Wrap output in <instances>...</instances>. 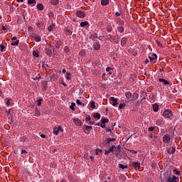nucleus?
<instances>
[{
  "mask_svg": "<svg viewBox=\"0 0 182 182\" xmlns=\"http://www.w3.org/2000/svg\"><path fill=\"white\" fill-rule=\"evenodd\" d=\"M106 132H112V129H110L109 128H106Z\"/></svg>",
  "mask_w": 182,
  "mask_h": 182,
  "instance_id": "64",
  "label": "nucleus"
},
{
  "mask_svg": "<svg viewBox=\"0 0 182 182\" xmlns=\"http://www.w3.org/2000/svg\"><path fill=\"white\" fill-rule=\"evenodd\" d=\"M43 101V99H40L37 101V106H41L42 105V102Z\"/></svg>",
  "mask_w": 182,
  "mask_h": 182,
  "instance_id": "41",
  "label": "nucleus"
},
{
  "mask_svg": "<svg viewBox=\"0 0 182 182\" xmlns=\"http://www.w3.org/2000/svg\"><path fill=\"white\" fill-rule=\"evenodd\" d=\"M35 115H36V116H41V112H39V110L38 109V108H36Z\"/></svg>",
  "mask_w": 182,
  "mask_h": 182,
  "instance_id": "33",
  "label": "nucleus"
},
{
  "mask_svg": "<svg viewBox=\"0 0 182 182\" xmlns=\"http://www.w3.org/2000/svg\"><path fill=\"white\" fill-rule=\"evenodd\" d=\"M101 5H102V6H106V5H109V0H101Z\"/></svg>",
  "mask_w": 182,
  "mask_h": 182,
  "instance_id": "16",
  "label": "nucleus"
},
{
  "mask_svg": "<svg viewBox=\"0 0 182 182\" xmlns=\"http://www.w3.org/2000/svg\"><path fill=\"white\" fill-rule=\"evenodd\" d=\"M110 100L113 102L112 105L114 106L117 105V100L116 98H114V97H111Z\"/></svg>",
  "mask_w": 182,
  "mask_h": 182,
  "instance_id": "14",
  "label": "nucleus"
},
{
  "mask_svg": "<svg viewBox=\"0 0 182 182\" xmlns=\"http://www.w3.org/2000/svg\"><path fill=\"white\" fill-rule=\"evenodd\" d=\"M73 122L75 123V124H76V126H82L83 125V122H82V121L80 119H79L78 118L73 119Z\"/></svg>",
  "mask_w": 182,
  "mask_h": 182,
  "instance_id": "2",
  "label": "nucleus"
},
{
  "mask_svg": "<svg viewBox=\"0 0 182 182\" xmlns=\"http://www.w3.org/2000/svg\"><path fill=\"white\" fill-rule=\"evenodd\" d=\"M93 48L95 50H99V49H100V44H99L97 42H95L94 43Z\"/></svg>",
  "mask_w": 182,
  "mask_h": 182,
  "instance_id": "11",
  "label": "nucleus"
},
{
  "mask_svg": "<svg viewBox=\"0 0 182 182\" xmlns=\"http://www.w3.org/2000/svg\"><path fill=\"white\" fill-rule=\"evenodd\" d=\"M90 120H92V118L90 117V115L87 116V117L85 118V121L89 122Z\"/></svg>",
  "mask_w": 182,
  "mask_h": 182,
  "instance_id": "46",
  "label": "nucleus"
},
{
  "mask_svg": "<svg viewBox=\"0 0 182 182\" xmlns=\"http://www.w3.org/2000/svg\"><path fill=\"white\" fill-rule=\"evenodd\" d=\"M107 40H108V41H110V39L112 38V35L109 34V35L107 36Z\"/></svg>",
  "mask_w": 182,
  "mask_h": 182,
  "instance_id": "55",
  "label": "nucleus"
},
{
  "mask_svg": "<svg viewBox=\"0 0 182 182\" xmlns=\"http://www.w3.org/2000/svg\"><path fill=\"white\" fill-rule=\"evenodd\" d=\"M6 105H7V106H9V105H11V100H7Z\"/></svg>",
  "mask_w": 182,
  "mask_h": 182,
  "instance_id": "56",
  "label": "nucleus"
},
{
  "mask_svg": "<svg viewBox=\"0 0 182 182\" xmlns=\"http://www.w3.org/2000/svg\"><path fill=\"white\" fill-rule=\"evenodd\" d=\"M17 45H19V40H16L15 42L11 43L12 46H17Z\"/></svg>",
  "mask_w": 182,
  "mask_h": 182,
  "instance_id": "27",
  "label": "nucleus"
},
{
  "mask_svg": "<svg viewBox=\"0 0 182 182\" xmlns=\"http://www.w3.org/2000/svg\"><path fill=\"white\" fill-rule=\"evenodd\" d=\"M95 123H96L95 121H92V120H91V121L90 122V124H95Z\"/></svg>",
  "mask_w": 182,
  "mask_h": 182,
  "instance_id": "60",
  "label": "nucleus"
},
{
  "mask_svg": "<svg viewBox=\"0 0 182 182\" xmlns=\"http://www.w3.org/2000/svg\"><path fill=\"white\" fill-rule=\"evenodd\" d=\"M90 38V39H97V35L92 34Z\"/></svg>",
  "mask_w": 182,
  "mask_h": 182,
  "instance_id": "38",
  "label": "nucleus"
},
{
  "mask_svg": "<svg viewBox=\"0 0 182 182\" xmlns=\"http://www.w3.org/2000/svg\"><path fill=\"white\" fill-rule=\"evenodd\" d=\"M124 107H126V104L125 103L119 104V109H124Z\"/></svg>",
  "mask_w": 182,
  "mask_h": 182,
  "instance_id": "39",
  "label": "nucleus"
},
{
  "mask_svg": "<svg viewBox=\"0 0 182 182\" xmlns=\"http://www.w3.org/2000/svg\"><path fill=\"white\" fill-rule=\"evenodd\" d=\"M76 103H77V105H78L80 106H82H82H85V104H82V101H80V100H77Z\"/></svg>",
  "mask_w": 182,
  "mask_h": 182,
  "instance_id": "37",
  "label": "nucleus"
},
{
  "mask_svg": "<svg viewBox=\"0 0 182 182\" xmlns=\"http://www.w3.org/2000/svg\"><path fill=\"white\" fill-rule=\"evenodd\" d=\"M55 28V26L53 24L50 25V26H48V31L49 32H52V31H53V28Z\"/></svg>",
  "mask_w": 182,
  "mask_h": 182,
  "instance_id": "24",
  "label": "nucleus"
},
{
  "mask_svg": "<svg viewBox=\"0 0 182 182\" xmlns=\"http://www.w3.org/2000/svg\"><path fill=\"white\" fill-rule=\"evenodd\" d=\"M89 25V23L87 21H83L80 23V26L82 28H85V26Z\"/></svg>",
  "mask_w": 182,
  "mask_h": 182,
  "instance_id": "22",
  "label": "nucleus"
},
{
  "mask_svg": "<svg viewBox=\"0 0 182 182\" xmlns=\"http://www.w3.org/2000/svg\"><path fill=\"white\" fill-rule=\"evenodd\" d=\"M173 173H174L175 174H176L177 176H178V174H180V171H178L177 169H174V170H173Z\"/></svg>",
  "mask_w": 182,
  "mask_h": 182,
  "instance_id": "47",
  "label": "nucleus"
},
{
  "mask_svg": "<svg viewBox=\"0 0 182 182\" xmlns=\"http://www.w3.org/2000/svg\"><path fill=\"white\" fill-rule=\"evenodd\" d=\"M177 178L176 176H173L172 178L170 177L168 178V182H177Z\"/></svg>",
  "mask_w": 182,
  "mask_h": 182,
  "instance_id": "12",
  "label": "nucleus"
},
{
  "mask_svg": "<svg viewBox=\"0 0 182 182\" xmlns=\"http://www.w3.org/2000/svg\"><path fill=\"white\" fill-rule=\"evenodd\" d=\"M119 24H121V25H124V21H119Z\"/></svg>",
  "mask_w": 182,
  "mask_h": 182,
  "instance_id": "62",
  "label": "nucleus"
},
{
  "mask_svg": "<svg viewBox=\"0 0 182 182\" xmlns=\"http://www.w3.org/2000/svg\"><path fill=\"white\" fill-rule=\"evenodd\" d=\"M25 153H28L26 150H21V154H25Z\"/></svg>",
  "mask_w": 182,
  "mask_h": 182,
  "instance_id": "57",
  "label": "nucleus"
},
{
  "mask_svg": "<svg viewBox=\"0 0 182 182\" xmlns=\"http://www.w3.org/2000/svg\"><path fill=\"white\" fill-rule=\"evenodd\" d=\"M50 4L51 5H58V4H59V0H51Z\"/></svg>",
  "mask_w": 182,
  "mask_h": 182,
  "instance_id": "23",
  "label": "nucleus"
},
{
  "mask_svg": "<svg viewBox=\"0 0 182 182\" xmlns=\"http://www.w3.org/2000/svg\"><path fill=\"white\" fill-rule=\"evenodd\" d=\"M62 130V127L58 126V127H55L53 129V133L54 134H55V136H58V134H59V132H60Z\"/></svg>",
  "mask_w": 182,
  "mask_h": 182,
  "instance_id": "5",
  "label": "nucleus"
},
{
  "mask_svg": "<svg viewBox=\"0 0 182 182\" xmlns=\"http://www.w3.org/2000/svg\"><path fill=\"white\" fill-rule=\"evenodd\" d=\"M170 140H171L170 134H166L163 137L164 143H170Z\"/></svg>",
  "mask_w": 182,
  "mask_h": 182,
  "instance_id": "4",
  "label": "nucleus"
},
{
  "mask_svg": "<svg viewBox=\"0 0 182 182\" xmlns=\"http://www.w3.org/2000/svg\"><path fill=\"white\" fill-rule=\"evenodd\" d=\"M0 48H1V52H4V50L5 49V46L1 45V46H0Z\"/></svg>",
  "mask_w": 182,
  "mask_h": 182,
  "instance_id": "51",
  "label": "nucleus"
},
{
  "mask_svg": "<svg viewBox=\"0 0 182 182\" xmlns=\"http://www.w3.org/2000/svg\"><path fill=\"white\" fill-rule=\"evenodd\" d=\"M92 130H93V127L92 126H86L84 132L86 133V134H89Z\"/></svg>",
  "mask_w": 182,
  "mask_h": 182,
  "instance_id": "7",
  "label": "nucleus"
},
{
  "mask_svg": "<svg viewBox=\"0 0 182 182\" xmlns=\"http://www.w3.org/2000/svg\"><path fill=\"white\" fill-rule=\"evenodd\" d=\"M76 16H77V18H85V16H86V14L82 11H77L76 12Z\"/></svg>",
  "mask_w": 182,
  "mask_h": 182,
  "instance_id": "3",
  "label": "nucleus"
},
{
  "mask_svg": "<svg viewBox=\"0 0 182 182\" xmlns=\"http://www.w3.org/2000/svg\"><path fill=\"white\" fill-rule=\"evenodd\" d=\"M163 116L164 117H165V119H170L171 120L174 119V115H173V112H171V110L170 109L164 110L163 113Z\"/></svg>",
  "mask_w": 182,
  "mask_h": 182,
  "instance_id": "1",
  "label": "nucleus"
},
{
  "mask_svg": "<svg viewBox=\"0 0 182 182\" xmlns=\"http://www.w3.org/2000/svg\"><path fill=\"white\" fill-rule=\"evenodd\" d=\"M66 79H68V80H70V73H67Z\"/></svg>",
  "mask_w": 182,
  "mask_h": 182,
  "instance_id": "45",
  "label": "nucleus"
},
{
  "mask_svg": "<svg viewBox=\"0 0 182 182\" xmlns=\"http://www.w3.org/2000/svg\"><path fill=\"white\" fill-rule=\"evenodd\" d=\"M125 95L127 96V97L128 99H130V97H132V93L130 92H127L125 93Z\"/></svg>",
  "mask_w": 182,
  "mask_h": 182,
  "instance_id": "40",
  "label": "nucleus"
},
{
  "mask_svg": "<svg viewBox=\"0 0 182 182\" xmlns=\"http://www.w3.org/2000/svg\"><path fill=\"white\" fill-rule=\"evenodd\" d=\"M65 34L68 35L69 36H70V35H72V31L69 29H66L65 30Z\"/></svg>",
  "mask_w": 182,
  "mask_h": 182,
  "instance_id": "32",
  "label": "nucleus"
},
{
  "mask_svg": "<svg viewBox=\"0 0 182 182\" xmlns=\"http://www.w3.org/2000/svg\"><path fill=\"white\" fill-rule=\"evenodd\" d=\"M154 130V127H151L148 128V132H153Z\"/></svg>",
  "mask_w": 182,
  "mask_h": 182,
  "instance_id": "50",
  "label": "nucleus"
},
{
  "mask_svg": "<svg viewBox=\"0 0 182 182\" xmlns=\"http://www.w3.org/2000/svg\"><path fill=\"white\" fill-rule=\"evenodd\" d=\"M119 168H122V170H124V168H127V165H123V164H119Z\"/></svg>",
  "mask_w": 182,
  "mask_h": 182,
  "instance_id": "26",
  "label": "nucleus"
},
{
  "mask_svg": "<svg viewBox=\"0 0 182 182\" xmlns=\"http://www.w3.org/2000/svg\"><path fill=\"white\" fill-rule=\"evenodd\" d=\"M79 55H80V56H85V55H86V51L82 50L80 51Z\"/></svg>",
  "mask_w": 182,
  "mask_h": 182,
  "instance_id": "36",
  "label": "nucleus"
},
{
  "mask_svg": "<svg viewBox=\"0 0 182 182\" xmlns=\"http://www.w3.org/2000/svg\"><path fill=\"white\" fill-rule=\"evenodd\" d=\"M33 39L36 41V42H41V36L34 35L33 36Z\"/></svg>",
  "mask_w": 182,
  "mask_h": 182,
  "instance_id": "15",
  "label": "nucleus"
},
{
  "mask_svg": "<svg viewBox=\"0 0 182 182\" xmlns=\"http://www.w3.org/2000/svg\"><path fill=\"white\" fill-rule=\"evenodd\" d=\"M132 167L136 170L137 168H140V163L139 162H133Z\"/></svg>",
  "mask_w": 182,
  "mask_h": 182,
  "instance_id": "9",
  "label": "nucleus"
},
{
  "mask_svg": "<svg viewBox=\"0 0 182 182\" xmlns=\"http://www.w3.org/2000/svg\"><path fill=\"white\" fill-rule=\"evenodd\" d=\"M99 151H100V152H102V149H96V155H97V154H99Z\"/></svg>",
  "mask_w": 182,
  "mask_h": 182,
  "instance_id": "52",
  "label": "nucleus"
},
{
  "mask_svg": "<svg viewBox=\"0 0 182 182\" xmlns=\"http://www.w3.org/2000/svg\"><path fill=\"white\" fill-rule=\"evenodd\" d=\"M110 68L109 67H107V68H106V70H107V72H110Z\"/></svg>",
  "mask_w": 182,
  "mask_h": 182,
  "instance_id": "63",
  "label": "nucleus"
},
{
  "mask_svg": "<svg viewBox=\"0 0 182 182\" xmlns=\"http://www.w3.org/2000/svg\"><path fill=\"white\" fill-rule=\"evenodd\" d=\"M130 152L133 153L134 154H137V151L130 150Z\"/></svg>",
  "mask_w": 182,
  "mask_h": 182,
  "instance_id": "54",
  "label": "nucleus"
},
{
  "mask_svg": "<svg viewBox=\"0 0 182 182\" xmlns=\"http://www.w3.org/2000/svg\"><path fill=\"white\" fill-rule=\"evenodd\" d=\"M133 56H137V51L136 50H133V52L132 53Z\"/></svg>",
  "mask_w": 182,
  "mask_h": 182,
  "instance_id": "49",
  "label": "nucleus"
},
{
  "mask_svg": "<svg viewBox=\"0 0 182 182\" xmlns=\"http://www.w3.org/2000/svg\"><path fill=\"white\" fill-rule=\"evenodd\" d=\"M118 32H119L120 33H123V32H124V28H123V26H119L118 28Z\"/></svg>",
  "mask_w": 182,
  "mask_h": 182,
  "instance_id": "25",
  "label": "nucleus"
},
{
  "mask_svg": "<svg viewBox=\"0 0 182 182\" xmlns=\"http://www.w3.org/2000/svg\"><path fill=\"white\" fill-rule=\"evenodd\" d=\"M126 42H127V37H123L121 40L122 46H124L126 45Z\"/></svg>",
  "mask_w": 182,
  "mask_h": 182,
  "instance_id": "13",
  "label": "nucleus"
},
{
  "mask_svg": "<svg viewBox=\"0 0 182 182\" xmlns=\"http://www.w3.org/2000/svg\"><path fill=\"white\" fill-rule=\"evenodd\" d=\"M159 82H160L161 83H164V85H165L166 86H167V85H170V82L164 78H159Z\"/></svg>",
  "mask_w": 182,
  "mask_h": 182,
  "instance_id": "6",
  "label": "nucleus"
},
{
  "mask_svg": "<svg viewBox=\"0 0 182 182\" xmlns=\"http://www.w3.org/2000/svg\"><path fill=\"white\" fill-rule=\"evenodd\" d=\"M53 79V80H55V79H58V75L56 74H53L52 76H51V80Z\"/></svg>",
  "mask_w": 182,
  "mask_h": 182,
  "instance_id": "44",
  "label": "nucleus"
},
{
  "mask_svg": "<svg viewBox=\"0 0 182 182\" xmlns=\"http://www.w3.org/2000/svg\"><path fill=\"white\" fill-rule=\"evenodd\" d=\"M28 4L29 5H33V4H36V1H35V0H28Z\"/></svg>",
  "mask_w": 182,
  "mask_h": 182,
  "instance_id": "29",
  "label": "nucleus"
},
{
  "mask_svg": "<svg viewBox=\"0 0 182 182\" xmlns=\"http://www.w3.org/2000/svg\"><path fill=\"white\" fill-rule=\"evenodd\" d=\"M33 55L35 57V58H39V53H38V52L36 51H33Z\"/></svg>",
  "mask_w": 182,
  "mask_h": 182,
  "instance_id": "34",
  "label": "nucleus"
},
{
  "mask_svg": "<svg viewBox=\"0 0 182 182\" xmlns=\"http://www.w3.org/2000/svg\"><path fill=\"white\" fill-rule=\"evenodd\" d=\"M36 26H41V22H37L36 23Z\"/></svg>",
  "mask_w": 182,
  "mask_h": 182,
  "instance_id": "61",
  "label": "nucleus"
},
{
  "mask_svg": "<svg viewBox=\"0 0 182 182\" xmlns=\"http://www.w3.org/2000/svg\"><path fill=\"white\" fill-rule=\"evenodd\" d=\"M37 9H38V11H43V4H37Z\"/></svg>",
  "mask_w": 182,
  "mask_h": 182,
  "instance_id": "20",
  "label": "nucleus"
},
{
  "mask_svg": "<svg viewBox=\"0 0 182 182\" xmlns=\"http://www.w3.org/2000/svg\"><path fill=\"white\" fill-rule=\"evenodd\" d=\"M106 140H107V143L108 144H110V141H114V140H116V139H115L107 138Z\"/></svg>",
  "mask_w": 182,
  "mask_h": 182,
  "instance_id": "31",
  "label": "nucleus"
},
{
  "mask_svg": "<svg viewBox=\"0 0 182 182\" xmlns=\"http://www.w3.org/2000/svg\"><path fill=\"white\" fill-rule=\"evenodd\" d=\"M90 106H91V107H92V109H95V107H96L95 101L91 102Z\"/></svg>",
  "mask_w": 182,
  "mask_h": 182,
  "instance_id": "42",
  "label": "nucleus"
},
{
  "mask_svg": "<svg viewBox=\"0 0 182 182\" xmlns=\"http://www.w3.org/2000/svg\"><path fill=\"white\" fill-rule=\"evenodd\" d=\"M16 39H18V38H16V36H14L11 38V41H16Z\"/></svg>",
  "mask_w": 182,
  "mask_h": 182,
  "instance_id": "59",
  "label": "nucleus"
},
{
  "mask_svg": "<svg viewBox=\"0 0 182 182\" xmlns=\"http://www.w3.org/2000/svg\"><path fill=\"white\" fill-rule=\"evenodd\" d=\"M75 106H76V104L75 102H73L70 106V109H71V110H75Z\"/></svg>",
  "mask_w": 182,
  "mask_h": 182,
  "instance_id": "35",
  "label": "nucleus"
},
{
  "mask_svg": "<svg viewBox=\"0 0 182 182\" xmlns=\"http://www.w3.org/2000/svg\"><path fill=\"white\" fill-rule=\"evenodd\" d=\"M93 117L95 119H97V120H100L101 116H100V114L99 112H97V113L94 114Z\"/></svg>",
  "mask_w": 182,
  "mask_h": 182,
  "instance_id": "19",
  "label": "nucleus"
},
{
  "mask_svg": "<svg viewBox=\"0 0 182 182\" xmlns=\"http://www.w3.org/2000/svg\"><path fill=\"white\" fill-rule=\"evenodd\" d=\"M112 26H107V32H112Z\"/></svg>",
  "mask_w": 182,
  "mask_h": 182,
  "instance_id": "43",
  "label": "nucleus"
},
{
  "mask_svg": "<svg viewBox=\"0 0 182 182\" xmlns=\"http://www.w3.org/2000/svg\"><path fill=\"white\" fill-rule=\"evenodd\" d=\"M64 51L65 52V53H69V52H70V48H69V47L65 46L64 48Z\"/></svg>",
  "mask_w": 182,
  "mask_h": 182,
  "instance_id": "30",
  "label": "nucleus"
},
{
  "mask_svg": "<svg viewBox=\"0 0 182 182\" xmlns=\"http://www.w3.org/2000/svg\"><path fill=\"white\" fill-rule=\"evenodd\" d=\"M60 46H62V41H57L55 43V48H57V49H59Z\"/></svg>",
  "mask_w": 182,
  "mask_h": 182,
  "instance_id": "17",
  "label": "nucleus"
},
{
  "mask_svg": "<svg viewBox=\"0 0 182 182\" xmlns=\"http://www.w3.org/2000/svg\"><path fill=\"white\" fill-rule=\"evenodd\" d=\"M168 154H174L176 153V148L175 147H171L168 149Z\"/></svg>",
  "mask_w": 182,
  "mask_h": 182,
  "instance_id": "10",
  "label": "nucleus"
},
{
  "mask_svg": "<svg viewBox=\"0 0 182 182\" xmlns=\"http://www.w3.org/2000/svg\"><path fill=\"white\" fill-rule=\"evenodd\" d=\"M108 122H109V119H107V118H103L102 120V124H105L108 123Z\"/></svg>",
  "mask_w": 182,
  "mask_h": 182,
  "instance_id": "28",
  "label": "nucleus"
},
{
  "mask_svg": "<svg viewBox=\"0 0 182 182\" xmlns=\"http://www.w3.org/2000/svg\"><path fill=\"white\" fill-rule=\"evenodd\" d=\"M116 149V146H112L111 148L109 149V150L105 151V154H109V153L113 152V150Z\"/></svg>",
  "mask_w": 182,
  "mask_h": 182,
  "instance_id": "8",
  "label": "nucleus"
},
{
  "mask_svg": "<svg viewBox=\"0 0 182 182\" xmlns=\"http://www.w3.org/2000/svg\"><path fill=\"white\" fill-rule=\"evenodd\" d=\"M100 127H102V129H105L106 127V124H100Z\"/></svg>",
  "mask_w": 182,
  "mask_h": 182,
  "instance_id": "53",
  "label": "nucleus"
},
{
  "mask_svg": "<svg viewBox=\"0 0 182 182\" xmlns=\"http://www.w3.org/2000/svg\"><path fill=\"white\" fill-rule=\"evenodd\" d=\"M156 44L159 46V48H161L163 46L161 43H160V41H156Z\"/></svg>",
  "mask_w": 182,
  "mask_h": 182,
  "instance_id": "48",
  "label": "nucleus"
},
{
  "mask_svg": "<svg viewBox=\"0 0 182 182\" xmlns=\"http://www.w3.org/2000/svg\"><path fill=\"white\" fill-rule=\"evenodd\" d=\"M153 110L154 112H159V105L154 104L153 105Z\"/></svg>",
  "mask_w": 182,
  "mask_h": 182,
  "instance_id": "18",
  "label": "nucleus"
},
{
  "mask_svg": "<svg viewBox=\"0 0 182 182\" xmlns=\"http://www.w3.org/2000/svg\"><path fill=\"white\" fill-rule=\"evenodd\" d=\"M150 60H154L155 59H157V55L156 54H153L151 56L149 57Z\"/></svg>",
  "mask_w": 182,
  "mask_h": 182,
  "instance_id": "21",
  "label": "nucleus"
},
{
  "mask_svg": "<svg viewBox=\"0 0 182 182\" xmlns=\"http://www.w3.org/2000/svg\"><path fill=\"white\" fill-rule=\"evenodd\" d=\"M115 15L116 16H120V12H116Z\"/></svg>",
  "mask_w": 182,
  "mask_h": 182,
  "instance_id": "58",
  "label": "nucleus"
}]
</instances>
